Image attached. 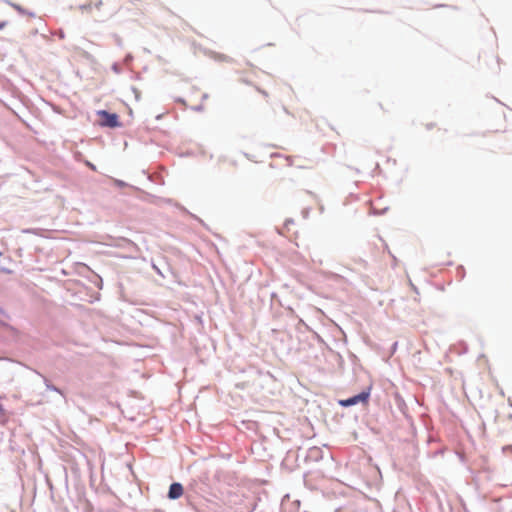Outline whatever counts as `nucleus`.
I'll use <instances>...</instances> for the list:
<instances>
[{"instance_id":"nucleus-1","label":"nucleus","mask_w":512,"mask_h":512,"mask_svg":"<svg viewBox=\"0 0 512 512\" xmlns=\"http://www.w3.org/2000/svg\"><path fill=\"white\" fill-rule=\"evenodd\" d=\"M98 115L101 118L100 124L102 126L115 128L120 126L118 115L115 113H109L105 110L98 111Z\"/></svg>"},{"instance_id":"nucleus-2","label":"nucleus","mask_w":512,"mask_h":512,"mask_svg":"<svg viewBox=\"0 0 512 512\" xmlns=\"http://www.w3.org/2000/svg\"><path fill=\"white\" fill-rule=\"evenodd\" d=\"M184 489L180 483H173L170 485L168 497L170 499H178L183 495Z\"/></svg>"},{"instance_id":"nucleus-3","label":"nucleus","mask_w":512,"mask_h":512,"mask_svg":"<svg viewBox=\"0 0 512 512\" xmlns=\"http://www.w3.org/2000/svg\"><path fill=\"white\" fill-rule=\"evenodd\" d=\"M369 394H370L369 391H364V392H361L360 394L354 396V398H356V403L366 402L369 398Z\"/></svg>"},{"instance_id":"nucleus-4","label":"nucleus","mask_w":512,"mask_h":512,"mask_svg":"<svg viewBox=\"0 0 512 512\" xmlns=\"http://www.w3.org/2000/svg\"><path fill=\"white\" fill-rule=\"evenodd\" d=\"M342 404L345 406L354 405V404H356V398L351 397V398L347 399L346 401L342 402Z\"/></svg>"},{"instance_id":"nucleus-5","label":"nucleus","mask_w":512,"mask_h":512,"mask_svg":"<svg viewBox=\"0 0 512 512\" xmlns=\"http://www.w3.org/2000/svg\"><path fill=\"white\" fill-rule=\"evenodd\" d=\"M5 26V23H0V29H3Z\"/></svg>"},{"instance_id":"nucleus-6","label":"nucleus","mask_w":512,"mask_h":512,"mask_svg":"<svg viewBox=\"0 0 512 512\" xmlns=\"http://www.w3.org/2000/svg\"><path fill=\"white\" fill-rule=\"evenodd\" d=\"M259 92H261L264 96H267V93H266V92L261 91V90H259Z\"/></svg>"},{"instance_id":"nucleus-7","label":"nucleus","mask_w":512,"mask_h":512,"mask_svg":"<svg viewBox=\"0 0 512 512\" xmlns=\"http://www.w3.org/2000/svg\"><path fill=\"white\" fill-rule=\"evenodd\" d=\"M90 168L95 169L94 165L89 164Z\"/></svg>"}]
</instances>
